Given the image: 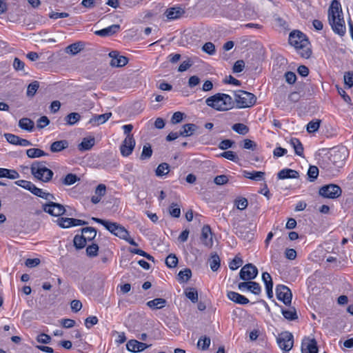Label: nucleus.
I'll list each match as a JSON object with an SVG mask.
<instances>
[{
	"label": "nucleus",
	"instance_id": "1a4fd4ad",
	"mask_svg": "<svg viewBox=\"0 0 353 353\" xmlns=\"http://www.w3.org/2000/svg\"><path fill=\"white\" fill-rule=\"evenodd\" d=\"M279 347L285 352H290L294 345V336L288 332H282L276 339Z\"/></svg>",
	"mask_w": 353,
	"mask_h": 353
},
{
	"label": "nucleus",
	"instance_id": "f8f14e48",
	"mask_svg": "<svg viewBox=\"0 0 353 353\" xmlns=\"http://www.w3.org/2000/svg\"><path fill=\"white\" fill-rule=\"evenodd\" d=\"M258 269L252 263L245 265L239 272L241 279L243 281H251L256 277Z\"/></svg>",
	"mask_w": 353,
	"mask_h": 353
},
{
	"label": "nucleus",
	"instance_id": "052dcab7",
	"mask_svg": "<svg viewBox=\"0 0 353 353\" xmlns=\"http://www.w3.org/2000/svg\"><path fill=\"white\" fill-rule=\"evenodd\" d=\"M14 183L17 185L20 186L28 191H30L31 190V188L34 184L33 183H32L30 181H26V180H23V179L16 181L14 182Z\"/></svg>",
	"mask_w": 353,
	"mask_h": 353
},
{
	"label": "nucleus",
	"instance_id": "603ef678",
	"mask_svg": "<svg viewBox=\"0 0 353 353\" xmlns=\"http://www.w3.org/2000/svg\"><path fill=\"white\" fill-rule=\"evenodd\" d=\"M210 268L213 272H216L219 270L221 265V260L219 256L215 254L212 256V259L210 263Z\"/></svg>",
	"mask_w": 353,
	"mask_h": 353
},
{
	"label": "nucleus",
	"instance_id": "680f3d73",
	"mask_svg": "<svg viewBox=\"0 0 353 353\" xmlns=\"http://www.w3.org/2000/svg\"><path fill=\"white\" fill-rule=\"evenodd\" d=\"M203 51L208 54H214L215 53V46L212 42L205 43L202 47Z\"/></svg>",
	"mask_w": 353,
	"mask_h": 353
},
{
	"label": "nucleus",
	"instance_id": "7ed1b4c3",
	"mask_svg": "<svg viewBox=\"0 0 353 353\" xmlns=\"http://www.w3.org/2000/svg\"><path fill=\"white\" fill-rule=\"evenodd\" d=\"M92 219L104 228L114 236L128 242L133 246H138V243L130 236L129 232L121 225L116 222H111L99 218L92 217Z\"/></svg>",
	"mask_w": 353,
	"mask_h": 353
},
{
	"label": "nucleus",
	"instance_id": "c9c22d12",
	"mask_svg": "<svg viewBox=\"0 0 353 353\" xmlns=\"http://www.w3.org/2000/svg\"><path fill=\"white\" fill-rule=\"evenodd\" d=\"M26 154L29 158L34 159L47 156L48 154L39 148H30L26 150Z\"/></svg>",
	"mask_w": 353,
	"mask_h": 353
},
{
	"label": "nucleus",
	"instance_id": "a19ab883",
	"mask_svg": "<svg viewBox=\"0 0 353 353\" xmlns=\"http://www.w3.org/2000/svg\"><path fill=\"white\" fill-rule=\"evenodd\" d=\"M184 293L192 303H195L198 301V292L195 288H188L185 290Z\"/></svg>",
	"mask_w": 353,
	"mask_h": 353
},
{
	"label": "nucleus",
	"instance_id": "4c0bfd02",
	"mask_svg": "<svg viewBox=\"0 0 353 353\" xmlns=\"http://www.w3.org/2000/svg\"><path fill=\"white\" fill-rule=\"evenodd\" d=\"M170 171V165L167 163H160L155 170L157 176H164L168 174Z\"/></svg>",
	"mask_w": 353,
	"mask_h": 353
},
{
	"label": "nucleus",
	"instance_id": "de8ad7c7",
	"mask_svg": "<svg viewBox=\"0 0 353 353\" xmlns=\"http://www.w3.org/2000/svg\"><path fill=\"white\" fill-rule=\"evenodd\" d=\"M210 345V339L208 336H203L199 338L197 346L199 348H201L202 350H205L208 349Z\"/></svg>",
	"mask_w": 353,
	"mask_h": 353
},
{
	"label": "nucleus",
	"instance_id": "ea45409f",
	"mask_svg": "<svg viewBox=\"0 0 353 353\" xmlns=\"http://www.w3.org/2000/svg\"><path fill=\"white\" fill-rule=\"evenodd\" d=\"M192 276V272L190 269L185 268L179 271L178 274V281L179 283H185L190 280Z\"/></svg>",
	"mask_w": 353,
	"mask_h": 353
},
{
	"label": "nucleus",
	"instance_id": "6e6552de",
	"mask_svg": "<svg viewBox=\"0 0 353 353\" xmlns=\"http://www.w3.org/2000/svg\"><path fill=\"white\" fill-rule=\"evenodd\" d=\"M319 194L325 199H336L342 194V189L336 184L330 183L321 186Z\"/></svg>",
	"mask_w": 353,
	"mask_h": 353
},
{
	"label": "nucleus",
	"instance_id": "6e6d98bb",
	"mask_svg": "<svg viewBox=\"0 0 353 353\" xmlns=\"http://www.w3.org/2000/svg\"><path fill=\"white\" fill-rule=\"evenodd\" d=\"M248 290L255 295H259L261 292V288L260 285L254 281H249Z\"/></svg>",
	"mask_w": 353,
	"mask_h": 353
},
{
	"label": "nucleus",
	"instance_id": "5701e85b",
	"mask_svg": "<svg viewBox=\"0 0 353 353\" xmlns=\"http://www.w3.org/2000/svg\"><path fill=\"white\" fill-rule=\"evenodd\" d=\"M121 29V27L118 24H114L110 26L105 28L101 29L100 30L96 31L94 33L96 35L100 37H108L113 35L114 34L118 32Z\"/></svg>",
	"mask_w": 353,
	"mask_h": 353
},
{
	"label": "nucleus",
	"instance_id": "aec40b11",
	"mask_svg": "<svg viewBox=\"0 0 353 353\" xmlns=\"http://www.w3.org/2000/svg\"><path fill=\"white\" fill-rule=\"evenodd\" d=\"M149 346V345L135 339H131L126 343L127 350L134 353L142 352Z\"/></svg>",
	"mask_w": 353,
	"mask_h": 353
},
{
	"label": "nucleus",
	"instance_id": "7c9ffc66",
	"mask_svg": "<svg viewBox=\"0 0 353 353\" xmlns=\"http://www.w3.org/2000/svg\"><path fill=\"white\" fill-rule=\"evenodd\" d=\"M166 304L165 299L163 298H156L147 302L146 305L152 310L161 309Z\"/></svg>",
	"mask_w": 353,
	"mask_h": 353
},
{
	"label": "nucleus",
	"instance_id": "2eb2a0df",
	"mask_svg": "<svg viewBox=\"0 0 353 353\" xmlns=\"http://www.w3.org/2000/svg\"><path fill=\"white\" fill-rule=\"evenodd\" d=\"M135 144L136 142L133 136H126L120 148L122 156L128 157L133 152Z\"/></svg>",
	"mask_w": 353,
	"mask_h": 353
},
{
	"label": "nucleus",
	"instance_id": "9b49d317",
	"mask_svg": "<svg viewBox=\"0 0 353 353\" xmlns=\"http://www.w3.org/2000/svg\"><path fill=\"white\" fill-rule=\"evenodd\" d=\"M43 210L45 212L54 216H60L65 214V207L57 203L50 201L43 205Z\"/></svg>",
	"mask_w": 353,
	"mask_h": 353
},
{
	"label": "nucleus",
	"instance_id": "cd10ccee",
	"mask_svg": "<svg viewBox=\"0 0 353 353\" xmlns=\"http://www.w3.org/2000/svg\"><path fill=\"white\" fill-rule=\"evenodd\" d=\"M30 192L34 195L44 199L46 200H50L54 198L53 194L43 191L42 189L37 188L34 184H33V185L32 186Z\"/></svg>",
	"mask_w": 353,
	"mask_h": 353
},
{
	"label": "nucleus",
	"instance_id": "c756f323",
	"mask_svg": "<svg viewBox=\"0 0 353 353\" xmlns=\"http://www.w3.org/2000/svg\"><path fill=\"white\" fill-rule=\"evenodd\" d=\"M85 44L82 41H78L69 45L65 48V52L68 54L75 55L84 48Z\"/></svg>",
	"mask_w": 353,
	"mask_h": 353
},
{
	"label": "nucleus",
	"instance_id": "b1692460",
	"mask_svg": "<svg viewBox=\"0 0 353 353\" xmlns=\"http://www.w3.org/2000/svg\"><path fill=\"white\" fill-rule=\"evenodd\" d=\"M111 116V112H107L102 114H95L90 119L89 123L93 126H97L105 123Z\"/></svg>",
	"mask_w": 353,
	"mask_h": 353
},
{
	"label": "nucleus",
	"instance_id": "a878e982",
	"mask_svg": "<svg viewBox=\"0 0 353 353\" xmlns=\"http://www.w3.org/2000/svg\"><path fill=\"white\" fill-rule=\"evenodd\" d=\"M277 176L279 179H296L299 176V172L290 168H284L279 172Z\"/></svg>",
	"mask_w": 353,
	"mask_h": 353
},
{
	"label": "nucleus",
	"instance_id": "4d7b16f0",
	"mask_svg": "<svg viewBox=\"0 0 353 353\" xmlns=\"http://www.w3.org/2000/svg\"><path fill=\"white\" fill-rule=\"evenodd\" d=\"M243 264V260L241 257L236 256L230 263L229 268L232 270H236Z\"/></svg>",
	"mask_w": 353,
	"mask_h": 353
},
{
	"label": "nucleus",
	"instance_id": "37998d69",
	"mask_svg": "<svg viewBox=\"0 0 353 353\" xmlns=\"http://www.w3.org/2000/svg\"><path fill=\"white\" fill-rule=\"evenodd\" d=\"M232 128L234 132L241 135H245L249 132V128L241 123L234 124Z\"/></svg>",
	"mask_w": 353,
	"mask_h": 353
},
{
	"label": "nucleus",
	"instance_id": "bf43d9fd",
	"mask_svg": "<svg viewBox=\"0 0 353 353\" xmlns=\"http://www.w3.org/2000/svg\"><path fill=\"white\" fill-rule=\"evenodd\" d=\"M169 212L174 218H179L181 216V209L177 204L172 203L169 208Z\"/></svg>",
	"mask_w": 353,
	"mask_h": 353
},
{
	"label": "nucleus",
	"instance_id": "8fccbe9b",
	"mask_svg": "<svg viewBox=\"0 0 353 353\" xmlns=\"http://www.w3.org/2000/svg\"><path fill=\"white\" fill-rule=\"evenodd\" d=\"M80 119L81 116L79 113L72 112L65 117V120L68 124L74 125L76 123H77L80 120Z\"/></svg>",
	"mask_w": 353,
	"mask_h": 353
},
{
	"label": "nucleus",
	"instance_id": "dca6fc26",
	"mask_svg": "<svg viewBox=\"0 0 353 353\" xmlns=\"http://www.w3.org/2000/svg\"><path fill=\"white\" fill-rule=\"evenodd\" d=\"M200 239L205 247L211 248L213 246L214 241L212 239V232L210 225H205L202 228Z\"/></svg>",
	"mask_w": 353,
	"mask_h": 353
},
{
	"label": "nucleus",
	"instance_id": "49530a36",
	"mask_svg": "<svg viewBox=\"0 0 353 353\" xmlns=\"http://www.w3.org/2000/svg\"><path fill=\"white\" fill-rule=\"evenodd\" d=\"M234 205L239 210H243L246 209L248 205V199L243 196L237 197L234 200Z\"/></svg>",
	"mask_w": 353,
	"mask_h": 353
},
{
	"label": "nucleus",
	"instance_id": "4468645a",
	"mask_svg": "<svg viewBox=\"0 0 353 353\" xmlns=\"http://www.w3.org/2000/svg\"><path fill=\"white\" fill-rule=\"evenodd\" d=\"M57 225L62 228H69L73 226L83 225L87 222L74 218L61 217L57 220Z\"/></svg>",
	"mask_w": 353,
	"mask_h": 353
},
{
	"label": "nucleus",
	"instance_id": "412c9836",
	"mask_svg": "<svg viewBox=\"0 0 353 353\" xmlns=\"http://www.w3.org/2000/svg\"><path fill=\"white\" fill-rule=\"evenodd\" d=\"M227 297L230 301L240 305H246L250 302L246 296L233 291L228 292Z\"/></svg>",
	"mask_w": 353,
	"mask_h": 353
},
{
	"label": "nucleus",
	"instance_id": "39448f33",
	"mask_svg": "<svg viewBox=\"0 0 353 353\" xmlns=\"http://www.w3.org/2000/svg\"><path fill=\"white\" fill-rule=\"evenodd\" d=\"M30 172L34 179L43 183H49L53 179L54 172L46 166L45 161H34L30 165Z\"/></svg>",
	"mask_w": 353,
	"mask_h": 353
},
{
	"label": "nucleus",
	"instance_id": "e2e57ef3",
	"mask_svg": "<svg viewBox=\"0 0 353 353\" xmlns=\"http://www.w3.org/2000/svg\"><path fill=\"white\" fill-rule=\"evenodd\" d=\"M99 319L96 316H90L85 320V325L88 329L91 328L93 325H97Z\"/></svg>",
	"mask_w": 353,
	"mask_h": 353
},
{
	"label": "nucleus",
	"instance_id": "f03ea898",
	"mask_svg": "<svg viewBox=\"0 0 353 353\" xmlns=\"http://www.w3.org/2000/svg\"><path fill=\"white\" fill-rule=\"evenodd\" d=\"M289 43L303 58L307 59L311 56V44L307 36L300 30H293L290 33Z\"/></svg>",
	"mask_w": 353,
	"mask_h": 353
},
{
	"label": "nucleus",
	"instance_id": "9d476101",
	"mask_svg": "<svg viewBox=\"0 0 353 353\" xmlns=\"http://www.w3.org/2000/svg\"><path fill=\"white\" fill-rule=\"evenodd\" d=\"M277 299L285 305H290L292 302V294L290 289L284 285H278L276 288Z\"/></svg>",
	"mask_w": 353,
	"mask_h": 353
},
{
	"label": "nucleus",
	"instance_id": "423d86ee",
	"mask_svg": "<svg viewBox=\"0 0 353 353\" xmlns=\"http://www.w3.org/2000/svg\"><path fill=\"white\" fill-rule=\"evenodd\" d=\"M81 234H76L73 239L74 247L77 250L83 249L86 244L93 241L97 236V230L93 227H86L81 230Z\"/></svg>",
	"mask_w": 353,
	"mask_h": 353
},
{
	"label": "nucleus",
	"instance_id": "473e14b6",
	"mask_svg": "<svg viewBox=\"0 0 353 353\" xmlns=\"http://www.w3.org/2000/svg\"><path fill=\"white\" fill-rule=\"evenodd\" d=\"M345 156L339 151L331 154V161L336 167H342L345 163Z\"/></svg>",
	"mask_w": 353,
	"mask_h": 353
},
{
	"label": "nucleus",
	"instance_id": "774afa93",
	"mask_svg": "<svg viewBox=\"0 0 353 353\" xmlns=\"http://www.w3.org/2000/svg\"><path fill=\"white\" fill-rule=\"evenodd\" d=\"M234 144V141L230 139H224L221 141L219 144V148L222 150H225L230 148Z\"/></svg>",
	"mask_w": 353,
	"mask_h": 353
},
{
	"label": "nucleus",
	"instance_id": "5fc2aeb1",
	"mask_svg": "<svg viewBox=\"0 0 353 353\" xmlns=\"http://www.w3.org/2000/svg\"><path fill=\"white\" fill-rule=\"evenodd\" d=\"M219 156L234 162H237L239 160L237 154L234 152L230 150L225 151L221 153Z\"/></svg>",
	"mask_w": 353,
	"mask_h": 353
},
{
	"label": "nucleus",
	"instance_id": "a18cd8bd",
	"mask_svg": "<svg viewBox=\"0 0 353 353\" xmlns=\"http://www.w3.org/2000/svg\"><path fill=\"white\" fill-rule=\"evenodd\" d=\"M152 155V150L150 143H146L143 145V150L140 156L141 160L149 159Z\"/></svg>",
	"mask_w": 353,
	"mask_h": 353
},
{
	"label": "nucleus",
	"instance_id": "20e7f679",
	"mask_svg": "<svg viewBox=\"0 0 353 353\" xmlns=\"http://www.w3.org/2000/svg\"><path fill=\"white\" fill-rule=\"evenodd\" d=\"M208 106L216 111H227L231 110L233 106L232 98L227 94L216 93L205 99Z\"/></svg>",
	"mask_w": 353,
	"mask_h": 353
},
{
	"label": "nucleus",
	"instance_id": "3c124183",
	"mask_svg": "<svg viewBox=\"0 0 353 353\" xmlns=\"http://www.w3.org/2000/svg\"><path fill=\"white\" fill-rule=\"evenodd\" d=\"M321 124V120L315 119L310 121L307 125V131L310 133L316 132Z\"/></svg>",
	"mask_w": 353,
	"mask_h": 353
},
{
	"label": "nucleus",
	"instance_id": "0e129e2a",
	"mask_svg": "<svg viewBox=\"0 0 353 353\" xmlns=\"http://www.w3.org/2000/svg\"><path fill=\"white\" fill-rule=\"evenodd\" d=\"M288 64V60L281 55H276L274 61V66H285Z\"/></svg>",
	"mask_w": 353,
	"mask_h": 353
},
{
	"label": "nucleus",
	"instance_id": "f3484780",
	"mask_svg": "<svg viewBox=\"0 0 353 353\" xmlns=\"http://www.w3.org/2000/svg\"><path fill=\"white\" fill-rule=\"evenodd\" d=\"M108 55L112 59L110 63V66H125L128 63V58L120 55L117 50L110 52Z\"/></svg>",
	"mask_w": 353,
	"mask_h": 353
},
{
	"label": "nucleus",
	"instance_id": "79ce46f5",
	"mask_svg": "<svg viewBox=\"0 0 353 353\" xmlns=\"http://www.w3.org/2000/svg\"><path fill=\"white\" fill-rule=\"evenodd\" d=\"M99 247L97 243H92V244L87 246L85 252L88 256L94 258L99 254Z\"/></svg>",
	"mask_w": 353,
	"mask_h": 353
},
{
	"label": "nucleus",
	"instance_id": "69168bd1",
	"mask_svg": "<svg viewBox=\"0 0 353 353\" xmlns=\"http://www.w3.org/2000/svg\"><path fill=\"white\" fill-rule=\"evenodd\" d=\"M344 83L349 88L353 86V72H347L345 73Z\"/></svg>",
	"mask_w": 353,
	"mask_h": 353
},
{
	"label": "nucleus",
	"instance_id": "ddd939ff",
	"mask_svg": "<svg viewBox=\"0 0 353 353\" xmlns=\"http://www.w3.org/2000/svg\"><path fill=\"white\" fill-rule=\"evenodd\" d=\"M301 349L302 353H318L316 341L309 336L304 337L301 342Z\"/></svg>",
	"mask_w": 353,
	"mask_h": 353
},
{
	"label": "nucleus",
	"instance_id": "864d4df0",
	"mask_svg": "<svg viewBox=\"0 0 353 353\" xmlns=\"http://www.w3.org/2000/svg\"><path fill=\"white\" fill-rule=\"evenodd\" d=\"M165 264L170 268H175L178 264V258L175 254H170L165 259Z\"/></svg>",
	"mask_w": 353,
	"mask_h": 353
},
{
	"label": "nucleus",
	"instance_id": "bb28decb",
	"mask_svg": "<svg viewBox=\"0 0 353 353\" xmlns=\"http://www.w3.org/2000/svg\"><path fill=\"white\" fill-rule=\"evenodd\" d=\"M243 176L246 178L254 181H261L265 178V172L261 171H252L248 170L243 171Z\"/></svg>",
	"mask_w": 353,
	"mask_h": 353
},
{
	"label": "nucleus",
	"instance_id": "c03bdc74",
	"mask_svg": "<svg viewBox=\"0 0 353 353\" xmlns=\"http://www.w3.org/2000/svg\"><path fill=\"white\" fill-rule=\"evenodd\" d=\"M39 88V83L34 81L30 83L27 88L26 94L28 97H33Z\"/></svg>",
	"mask_w": 353,
	"mask_h": 353
},
{
	"label": "nucleus",
	"instance_id": "4be33fe9",
	"mask_svg": "<svg viewBox=\"0 0 353 353\" xmlns=\"http://www.w3.org/2000/svg\"><path fill=\"white\" fill-rule=\"evenodd\" d=\"M106 193V186L103 183L99 184L94 190V194L91 197V202L93 204L99 203L102 197Z\"/></svg>",
	"mask_w": 353,
	"mask_h": 353
},
{
	"label": "nucleus",
	"instance_id": "f704fd0d",
	"mask_svg": "<svg viewBox=\"0 0 353 353\" xmlns=\"http://www.w3.org/2000/svg\"><path fill=\"white\" fill-rule=\"evenodd\" d=\"M94 144V138H83L81 143L79 144L78 148L80 151L89 150L92 148Z\"/></svg>",
	"mask_w": 353,
	"mask_h": 353
},
{
	"label": "nucleus",
	"instance_id": "09e8293b",
	"mask_svg": "<svg viewBox=\"0 0 353 353\" xmlns=\"http://www.w3.org/2000/svg\"><path fill=\"white\" fill-rule=\"evenodd\" d=\"M129 251H130V252H131L132 254H138V255L142 256L146 258L149 261H151L152 262L154 261V258L152 255H150V254L147 253L146 252H145L144 250H143L141 249L130 248L129 250Z\"/></svg>",
	"mask_w": 353,
	"mask_h": 353
},
{
	"label": "nucleus",
	"instance_id": "c85d7f7f",
	"mask_svg": "<svg viewBox=\"0 0 353 353\" xmlns=\"http://www.w3.org/2000/svg\"><path fill=\"white\" fill-rule=\"evenodd\" d=\"M69 145L67 140L56 141L51 143L50 151L52 152H59L66 149Z\"/></svg>",
	"mask_w": 353,
	"mask_h": 353
},
{
	"label": "nucleus",
	"instance_id": "393cba45",
	"mask_svg": "<svg viewBox=\"0 0 353 353\" xmlns=\"http://www.w3.org/2000/svg\"><path fill=\"white\" fill-rule=\"evenodd\" d=\"M185 14V10L180 7L170 8L166 10L165 14L168 19L174 20Z\"/></svg>",
	"mask_w": 353,
	"mask_h": 353
},
{
	"label": "nucleus",
	"instance_id": "e433bc0d",
	"mask_svg": "<svg viewBox=\"0 0 353 353\" xmlns=\"http://www.w3.org/2000/svg\"><path fill=\"white\" fill-rule=\"evenodd\" d=\"M19 125L21 129L31 132L34 128V122L28 118H23L19 120Z\"/></svg>",
	"mask_w": 353,
	"mask_h": 353
},
{
	"label": "nucleus",
	"instance_id": "13d9d810",
	"mask_svg": "<svg viewBox=\"0 0 353 353\" xmlns=\"http://www.w3.org/2000/svg\"><path fill=\"white\" fill-rule=\"evenodd\" d=\"M307 176L310 181H314L319 176V168L315 165L310 166L307 171Z\"/></svg>",
	"mask_w": 353,
	"mask_h": 353
},
{
	"label": "nucleus",
	"instance_id": "f257e3e1",
	"mask_svg": "<svg viewBox=\"0 0 353 353\" xmlns=\"http://www.w3.org/2000/svg\"><path fill=\"white\" fill-rule=\"evenodd\" d=\"M328 19L333 31L340 36H343L346 28L341 6L338 0H333L332 1L328 10Z\"/></svg>",
	"mask_w": 353,
	"mask_h": 353
},
{
	"label": "nucleus",
	"instance_id": "58836bf2",
	"mask_svg": "<svg viewBox=\"0 0 353 353\" xmlns=\"http://www.w3.org/2000/svg\"><path fill=\"white\" fill-rule=\"evenodd\" d=\"M196 129V126L193 123H187L183 126V130L180 132L179 134L183 137H189L192 135Z\"/></svg>",
	"mask_w": 353,
	"mask_h": 353
},
{
	"label": "nucleus",
	"instance_id": "0eeeda50",
	"mask_svg": "<svg viewBox=\"0 0 353 353\" xmlns=\"http://www.w3.org/2000/svg\"><path fill=\"white\" fill-rule=\"evenodd\" d=\"M256 98L251 92L239 90L235 94V101L238 108H245L253 106L256 103Z\"/></svg>",
	"mask_w": 353,
	"mask_h": 353
},
{
	"label": "nucleus",
	"instance_id": "6ab92c4d",
	"mask_svg": "<svg viewBox=\"0 0 353 353\" xmlns=\"http://www.w3.org/2000/svg\"><path fill=\"white\" fill-rule=\"evenodd\" d=\"M5 137L7 141L12 145H20L23 147L32 145V143L30 141L26 139L21 138L20 137L11 133L5 134Z\"/></svg>",
	"mask_w": 353,
	"mask_h": 353
},
{
	"label": "nucleus",
	"instance_id": "338daca9",
	"mask_svg": "<svg viewBox=\"0 0 353 353\" xmlns=\"http://www.w3.org/2000/svg\"><path fill=\"white\" fill-rule=\"evenodd\" d=\"M229 181L228 176L225 174L218 175L215 176L214 182L215 184L221 185L226 184Z\"/></svg>",
	"mask_w": 353,
	"mask_h": 353
},
{
	"label": "nucleus",
	"instance_id": "a211bd4d",
	"mask_svg": "<svg viewBox=\"0 0 353 353\" xmlns=\"http://www.w3.org/2000/svg\"><path fill=\"white\" fill-rule=\"evenodd\" d=\"M80 179L75 174L69 173L63 176L60 180H57V177L53 179V183L57 186L61 185H72L79 181Z\"/></svg>",
	"mask_w": 353,
	"mask_h": 353
},
{
	"label": "nucleus",
	"instance_id": "2f4dec72",
	"mask_svg": "<svg viewBox=\"0 0 353 353\" xmlns=\"http://www.w3.org/2000/svg\"><path fill=\"white\" fill-rule=\"evenodd\" d=\"M290 144L294 150V152L299 157H303L304 148L301 141L297 138H292Z\"/></svg>",
	"mask_w": 353,
	"mask_h": 353
},
{
	"label": "nucleus",
	"instance_id": "72a5a7b5",
	"mask_svg": "<svg viewBox=\"0 0 353 353\" xmlns=\"http://www.w3.org/2000/svg\"><path fill=\"white\" fill-rule=\"evenodd\" d=\"M281 313L285 319L294 321L298 319L296 310L294 307H291L288 309H281Z\"/></svg>",
	"mask_w": 353,
	"mask_h": 353
}]
</instances>
